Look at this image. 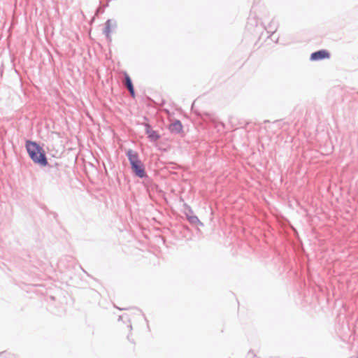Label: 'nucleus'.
<instances>
[{"label":"nucleus","instance_id":"nucleus-1","mask_svg":"<svg viewBox=\"0 0 358 358\" xmlns=\"http://www.w3.org/2000/svg\"><path fill=\"white\" fill-rule=\"evenodd\" d=\"M25 146L29 157L35 164L41 166H45L48 164L45 151L37 143L27 141Z\"/></svg>","mask_w":358,"mask_h":358},{"label":"nucleus","instance_id":"nucleus-2","mask_svg":"<svg viewBox=\"0 0 358 358\" xmlns=\"http://www.w3.org/2000/svg\"><path fill=\"white\" fill-rule=\"evenodd\" d=\"M132 171L136 176L143 178L146 176L145 168L143 163L139 159L137 152L129 149L126 152Z\"/></svg>","mask_w":358,"mask_h":358},{"label":"nucleus","instance_id":"nucleus-3","mask_svg":"<svg viewBox=\"0 0 358 358\" xmlns=\"http://www.w3.org/2000/svg\"><path fill=\"white\" fill-rule=\"evenodd\" d=\"M117 22L114 20L109 19L105 23L103 34L106 36L108 41H111V29H116Z\"/></svg>","mask_w":358,"mask_h":358},{"label":"nucleus","instance_id":"nucleus-4","mask_svg":"<svg viewBox=\"0 0 358 358\" xmlns=\"http://www.w3.org/2000/svg\"><path fill=\"white\" fill-rule=\"evenodd\" d=\"M330 57L329 52L326 50H321L316 52H313L310 55V60L317 61L323 59H327Z\"/></svg>","mask_w":358,"mask_h":358},{"label":"nucleus","instance_id":"nucleus-5","mask_svg":"<svg viewBox=\"0 0 358 358\" xmlns=\"http://www.w3.org/2000/svg\"><path fill=\"white\" fill-rule=\"evenodd\" d=\"M145 134L151 141H157L160 138L159 134L153 130L148 123L145 124Z\"/></svg>","mask_w":358,"mask_h":358},{"label":"nucleus","instance_id":"nucleus-6","mask_svg":"<svg viewBox=\"0 0 358 358\" xmlns=\"http://www.w3.org/2000/svg\"><path fill=\"white\" fill-rule=\"evenodd\" d=\"M182 124L178 120H175L173 122L169 124V129L171 133L180 134L182 131Z\"/></svg>","mask_w":358,"mask_h":358},{"label":"nucleus","instance_id":"nucleus-7","mask_svg":"<svg viewBox=\"0 0 358 358\" xmlns=\"http://www.w3.org/2000/svg\"><path fill=\"white\" fill-rule=\"evenodd\" d=\"M124 85L127 88V90L134 87L131 79L130 78L129 76L127 73L124 74Z\"/></svg>","mask_w":358,"mask_h":358},{"label":"nucleus","instance_id":"nucleus-8","mask_svg":"<svg viewBox=\"0 0 358 358\" xmlns=\"http://www.w3.org/2000/svg\"><path fill=\"white\" fill-rule=\"evenodd\" d=\"M187 220L191 224H199V225H203L198 217L196 215H187Z\"/></svg>","mask_w":358,"mask_h":358},{"label":"nucleus","instance_id":"nucleus-9","mask_svg":"<svg viewBox=\"0 0 358 358\" xmlns=\"http://www.w3.org/2000/svg\"><path fill=\"white\" fill-rule=\"evenodd\" d=\"M273 24H274V21H272L271 23L268 25V31L273 33L276 30L277 26H274L273 27V26H272Z\"/></svg>","mask_w":358,"mask_h":358},{"label":"nucleus","instance_id":"nucleus-10","mask_svg":"<svg viewBox=\"0 0 358 358\" xmlns=\"http://www.w3.org/2000/svg\"><path fill=\"white\" fill-rule=\"evenodd\" d=\"M128 90H129V93H130L131 96L132 97H134V96H135L134 88V87H132V88H131V89Z\"/></svg>","mask_w":358,"mask_h":358},{"label":"nucleus","instance_id":"nucleus-11","mask_svg":"<svg viewBox=\"0 0 358 358\" xmlns=\"http://www.w3.org/2000/svg\"><path fill=\"white\" fill-rule=\"evenodd\" d=\"M122 317H123V316L120 315V316L119 317V320H122Z\"/></svg>","mask_w":358,"mask_h":358},{"label":"nucleus","instance_id":"nucleus-12","mask_svg":"<svg viewBox=\"0 0 358 358\" xmlns=\"http://www.w3.org/2000/svg\"><path fill=\"white\" fill-rule=\"evenodd\" d=\"M357 358H358V357H357Z\"/></svg>","mask_w":358,"mask_h":358}]
</instances>
